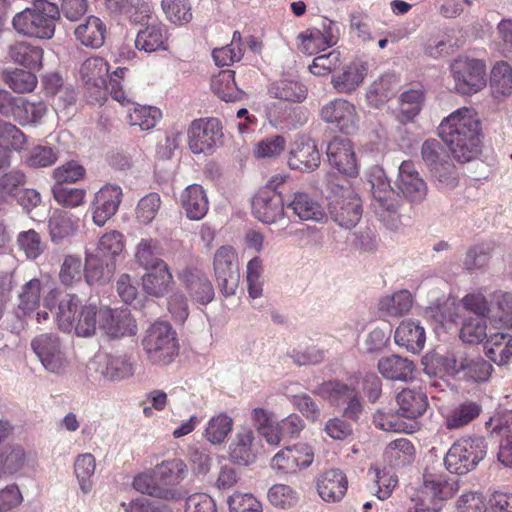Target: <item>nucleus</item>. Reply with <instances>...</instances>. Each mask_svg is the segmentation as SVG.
Instances as JSON below:
<instances>
[{"instance_id":"obj_34","label":"nucleus","mask_w":512,"mask_h":512,"mask_svg":"<svg viewBox=\"0 0 512 512\" xmlns=\"http://www.w3.org/2000/svg\"><path fill=\"white\" fill-rule=\"evenodd\" d=\"M486 356L498 366L507 365L512 357V335L506 332L491 334L484 344Z\"/></svg>"},{"instance_id":"obj_58","label":"nucleus","mask_w":512,"mask_h":512,"mask_svg":"<svg viewBox=\"0 0 512 512\" xmlns=\"http://www.w3.org/2000/svg\"><path fill=\"white\" fill-rule=\"evenodd\" d=\"M96 461L92 454L85 453L77 457L74 464V472L78 479L81 491L88 494L92 489L90 478L95 472Z\"/></svg>"},{"instance_id":"obj_42","label":"nucleus","mask_w":512,"mask_h":512,"mask_svg":"<svg viewBox=\"0 0 512 512\" xmlns=\"http://www.w3.org/2000/svg\"><path fill=\"white\" fill-rule=\"evenodd\" d=\"M109 64L101 57H90L81 66V76L95 88L106 87L108 83Z\"/></svg>"},{"instance_id":"obj_13","label":"nucleus","mask_w":512,"mask_h":512,"mask_svg":"<svg viewBox=\"0 0 512 512\" xmlns=\"http://www.w3.org/2000/svg\"><path fill=\"white\" fill-rule=\"evenodd\" d=\"M222 138V125L217 118L194 120L188 130V145L194 154L211 155Z\"/></svg>"},{"instance_id":"obj_45","label":"nucleus","mask_w":512,"mask_h":512,"mask_svg":"<svg viewBox=\"0 0 512 512\" xmlns=\"http://www.w3.org/2000/svg\"><path fill=\"white\" fill-rule=\"evenodd\" d=\"M42 285L39 279H31L21 289L16 310L18 318L31 315L40 304Z\"/></svg>"},{"instance_id":"obj_60","label":"nucleus","mask_w":512,"mask_h":512,"mask_svg":"<svg viewBox=\"0 0 512 512\" xmlns=\"http://www.w3.org/2000/svg\"><path fill=\"white\" fill-rule=\"evenodd\" d=\"M263 263L262 260L255 256L253 257L246 266V282L248 288L249 297L257 299L262 296L263 293Z\"/></svg>"},{"instance_id":"obj_4","label":"nucleus","mask_w":512,"mask_h":512,"mask_svg":"<svg viewBox=\"0 0 512 512\" xmlns=\"http://www.w3.org/2000/svg\"><path fill=\"white\" fill-rule=\"evenodd\" d=\"M59 17L60 11L55 3L36 0L31 7L14 15L12 26L22 36L48 40L55 34Z\"/></svg>"},{"instance_id":"obj_62","label":"nucleus","mask_w":512,"mask_h":512,"mask_svg":"<svg viewBox=\"0 0 512 512\" xmlns=\"http://www.w3.org/2000/svg\"><path fill=\"white\" fill-rule=\"evenodd\" d=\"M414 452V446L408 439L399 438L389 443L385 453L395 464L406 465L412 462Z\"/></svg>"},{"instance_id":"obj_56","label":"nucleus","mask_w":512,"mask_h":512,"mask_svg":"<svg viewBox=\"0 0 512 512\" xmlns=\"http://www.w3.org/2000/svg\"><path fill=\"white\" fill-rule=\"evenodd\" d=\"M421 159L430 173L443 165L449 157L440 141L427 139L421 146Z\"/></svg>"},{"instance_id":"obj_27","label":"nucleus","mask_w":512,"mask_h":512,"mask_svg":"<svg viewBox=\"0 0 512 512\" xmlns=\"http://www.w3.org/2000/svg\"><path fill=\"white\" fill-rule=\"evenodd\" d=\"M287 209L303 221L321 222L326 218L322 205L306 192H295L287 200Z\"/></svg>"},{"instance_id":"obj_25","label":"nucleus","mask_w":512,"mask_h":512,"mask_svg":"<svg viewBox=\"0 0 512 512\" xmlns=\"http://www.w3.org/2000/svg\"><path fill=\"white\" fill-rule=\"evenodd\" d=\"M107 34L105 23L94 15L86 17L74 29L76 40L83 46L98 49L103 46Z\"/></svg>"},{"instance_id":"obj_6","label":"nucleus","mask_w":512,"mask_h":512,"mask_svg":"<svg viewBox=\"0 0 512 512\" xmlns=\"http://www.w3.org/2000/svg\"><path fill=\"white\" fill-rule=\"evenodd\" d=\"M148 360L156 365L170 364L178 354L176 332L166 321H156L142 340Z\"/></svg>"},{"instance_id":"obj_61","label":"nucleus","mask_w":512,"mask_h":512,"mask_svg":"<svg viewBox=\"0 0 512 512\" xmlns=\"http://www.w3.org/2000/svg\"><path fill=\"white\" fill-rule=\"evenodd\" d=\"M5 82L14 92L27 93L36 87L37 78L30 71L14 69L6 73Z\"/></svg>"},{"instance_id":"obj_37","label":"nucleus","mask_w":512,"mask_h":512,"mask_svg":"<svg viewBox=\"0 0 512 512\" xmlns=\"http://www.w3.org/2000/svg\"><path fill=\"white\" fill-rule=\"evenodd\" d=\"M114 270V263L94 255L91 249L86 250L84 275L89 284H104L110 281Z\"/></svg>"},{"instance_id":"obj_33","label":"nucleus","mask_w":512,"mask_h":512,"mask_svg":"<svg viewBox=\"0 0 512 512\" xmlns=\"http://www.w3.org/2000/svg\"><path fill=\"white\" fill-rule=\"evenodd\" d=\"M254 433L250 429L239 431L230 445V457L240 465H249L256 460L259 452L254 443Z\"/></svg>"},{"instance_id":"obj_29","label":"nucleus","mask_w":512,"mask_h":512,"mask_svg":"<svg viewBox=\"0 0 512 512\" xmlns=\"http://www.w3.org/2000/svg\"><path fill=\"white\" fill-rule=\"evenodd\" d=\"M395 343L412 353H419L425 345L426 334L418 321L404 320L394 334Z\"/></svg>"},{"instance_id":"obj_50","label":"nucleus","mask_w":512,"mask_h":512,"mask_svg":"<svg viewBox=\"0 0 512 512\" xmlns=\"http://www.w3.org/2000/svg\"><path fill=\"white\" fill-rule=\"evenodd\" d=\"M124 249L123 235L118 231H110L101 236L97 246L91 250L94 255L114 263L115 258Z\"/></svg>"},{"instance_id":"obj_54","label":"nucleus","mask_w":512,"mask_h":512,"mask_svg":"<svg viewBox=\"0 0 512 512\" xmlns=\"http://www.w3.org/2000/svg\"><path fill=\"white\" fill-rule=\"evenodd\" d=\"M47 112V107L44 102H32L23 97L16 110L15 121L20 125L37 124Z\"/></svg>"},{"instance_id":"obj_21","label":"nucleus","mask_w":512,"mask_h":512,"mask_svg":"<svg viewBox=\"0 0 512 512\" xmlns=\"http://www.w3.org/2000/svg\"><path fill=\"white\" fill-rule=\"evenodd\" d=\"M122 196V188L116 184H106L96 192L92 202V218L97 226H104L116 214Z\"/></svg>"},{"instance_id":"obj_2","label":"nucleus","mask_w":512,"mask_h":512,"mask_svg":"<svg viewBox=\"0 0 512 512\" xmlns=\"http://www.w3.org/2000/svg\"><path fill=\"white\" fill-rule=\"evenodd\" d=\"M188 467L180 458L163 460L151 471L135 476L133 487L142 494L165 500L181 497L177 486L186 478Z\"/></svg>"},{"instance_id":"obj_24","label":"nucleus","mask_w":512,"mask_h":512,"mask_svg":"<svg viewBox=\"0 0 512 512\" xmlns=\"http://www.w3.org/2000/svg\"><path fill=\"white\" fill-rule=\"evenodd\" d=\"M367 72V63L355 60L346 64L339 73L334 74L331 84L338 93L349 94L362 84Z\"/></svg>"},{"instance_id":"obj_30","label":"nucleus","mask_w":512,"mask_h":512,"mask_svg":"<svg viewBox=\"0 0 512 512\" xmlns=\"http://www.w3.org/2000/svg\"><path fill=\"white\" fill-rule=\"evenodd\" d=\"M167 29L162 23H150L139 30L135 39V47L139 51L153 53L167 50Z\"/></svg>"},{"instance_id":"obj_47","label":"nucleus","mask_w":512,"mask_h":512,"mask_svg":"<svg viewBox=\"0 0 512 512\" xmlns=\"http://www.w3.org/2000/svg\"><path fill=\"white\" fill-rule=\"evenodd\" d=\"M135 260L145 270L166 265L160 258L158 240L152 238H143L140 240L136 246Z\"/></svg>"},{"instance_id":"obj_12","label":"nucleus","mask_w":512,"mask_h":512,"mask_svg":"<svg viewBox=\"0 0 512 512\" xmlns=\"http://www.w3.org/2000/svg\"><path fill=\"white\" fill-rule=\"evenodd\" d=\"M213 270L221 293L225 297L235 295L240 274L238 255L232 246L224 245L215 251Z\"/></svg>"},{"instance_id":"obj_49","label":"nucleus","mask_w":512,"mask_h":512,"mask_svg":"<svg viewBox=\"0 0 512 512\" xmlns=\"http://www.w3.org/2000/svg\"><path fill=\"white\" fill-rule=\"evenodd\" d=\"M268 92L271 97L291 102H301L306 97L305 87L297 81L281 79L272 83Z\"/></svg>"},{"instance_id":"obj_22","label":"nucleus","mask_w":512,"mask_h":512,"mask_svg":"<svg viewBox=\"0 0 512 512\" xmlns=\"http://www.w3.org/2000/svg\"><path fill=\"white\" fill-rule=\"evenodd\" d=\"M100 330L111 339H119L137 334L136 320L127 308L111 309L103 307Z\"/></svg>"},{"instance_id":"obj_31","label":"nucleus","mask_w":512,"mask_h":512,"mask_svg":"<svg viewBox=\"0 0 512 512\" xmlns=\"http://www.w3.org/2000/svg\"><path fill=\"white\" fill-rule=\"evenodd\" d=\"M377 367L384 378L402 382L410 380L415 370V365L411 360L399 355L382 357L379 359Z\"/></svg>"},{"instance_id":"obj_63","label":"nucleus","mask_w":512,"mask_h":512,"mask_svg":"<svg viewBox=\"0 0 512 512\" xmlns=\"http://www.w3.org/2000/svg\"><path fill=\"white\" fill-rule=\"evenodd\" d=\"M25 183V175L21 171H10L0 177V194L4 201L10 202L19 196Z\"/></svg>"},{"instance_id":"obj_5","label":"nucleus","mask_w":512,"mask_h":512,"mask_svg":"<svg viewBox=\"0 0 512 512\" xmlns=\"http://www.w3.org/2000/svg\"><path fill=\"white\" fill-rule=\"evenodd\" d=\"M459 490L458 480L445 474L426 472L421 490L412 498L409 512H440L444 502Z\"/></svg>"},{"instance_id":"obj_20","label":"nucleus","mask_w":512,"mask_h":512,"mask_svg":"<svg viewBox=\"0 0 512 512\" xmlns=\"http://www.w3.org/2000/svg\"><path fill=\"white\" fill-rule=\"evenodd\" d=\"M288 166L301 172H312L320 165V153L316 143L305 135L298 136L288 153Z\"/></svg>"},{"instance_id":"obj_15","label":"nucleus","mask_w":512,"mask_h":512,"mask_svg":"<svg viewBox=\"0 0 512 512\" xmlns=\"http://www.w3.org/2000/svg\"><path fill=\"white\" fill-rule=\"evenodd\" d=\"M321 118L345 134H353L359 128L360 116L355 105L342 98L325 104L321 109Z\"/></svg>"},{"instance_id":"obj_40","label":"nucleus","mask_w":512,"mask_h":512,"mask_svg":"<svg viewBox=\"0 0 512 512\" xmlns=\"http://www.w3.org/2000/svg\"><path fill=\"white\" fill-rule=\"evenodd\" d=\"M493 312L490 315V323L496 327L508 328L512 326V294L504 291H496L492 295L490 303Z\"/></svg>"},{"instance_id":"obj_3","label":"nucleus","mask_w":512,"mask_h":512,"mask_svg":"<svg viewBox=\"0 0 512 512\" xmlns=\"http://www.w3.org/2000/svg\"><path fill=\"white\" fill-rule=\"evenodd\" d=\"M103 307L91 302L83 304L77 295L67 294L58 303L55 320L65 333L74 331L78 337H92L101 328Z\"/></svg>"},{"instance_id":"obj_32","label":"nucleus","mask_w":512,"mask_h":512,"mask_svg":"<svg viewBox=\"0 0 512 512\" xmlns=\"http://www.w3.org/2000/svg\"><path fill=\"white\" fill-rule=\"evenodd\" d=\"M396 401L399 414L411 419L421 416L428 406L426 393L420 387L403 389L397 394Z\"/></svg>"},{"instance_id":"obj_26","label":"nucleus","mask_w":512,"mask_h":512,"mask_svg":"<svg viewBox=\"0 0 512 512\" xmlns=\"http://www.w3.org/2000/svg\"><path fill=\"white\" fill-rule=\"evenodd\" d=\"M180 203L187 218L194 221L204 218L209 209L206 192L199 184L186 187L181 193Z\"/></svg>"},{"instance_id":"obj_64","label":"nucleus","mask_w":512,"mask_h":512,"mask_svg":"<svg viewBox=\"0 0 512 512\" xmlns=\"http://www.w3.org/2000/svg\"><path fill=\"white\" fill-rule=\"evenodd\" d=\"M161 206V198L157 193H149L142 197L136 207V218L142 224L151 223Z\"/></svg>"},{"instance_id":"obj_52","label":"nucleus","mask_w":512,"mask_h":512,"mask_svg":"<svg viewBox=\"0 0 512 512\" xmlns=\"http://www.w3.org/2000/svg\"><path fill=\"white\" fill-rule=\"evenodd\" d=\"M161 116L162 113L158 108L137 104L129 110L128 120L131 126H137L145 131L154 128Z\"/></svg>"},{"instance_id":"obj_46","label":"nucleus","mask_w":512,"mask_h":512,"mask_svg":"<svg viewBox=\"0 0 512 512\" xmlns=\"http://www.w3.org/2000/svg\"><path fill=\"white\" fill-rule=\"evenodd\" d=\"M9 56L15 63L26 68H37L41 66L43 50L21 41L10 45Z\"/></svg>"},{"instance_id":"obj_28","label":"nucleus","mask_w":512,"mask_h":512,"mask_svg":"<svg viewBox=\"0 0 512 512\" xmlns=\"http://www.w3.org/2000/svg\"><path fill=\"white\" fill-rule=\"evenodd\" d=\"M190 298L201 305H207L214 299V288L207 275L199 270H188L182 276Z\"/></svg>"},{"instance_id":"obj_14","label":"nucleus","mask_w":512,"mask_h":512,"mask_svg":"<svg viewBox=\"0 0 512 512\" xmlns=\"http://www.w3.org/2000/svg\"><path fill=\"white\" fill-rule=\"evenodd\" d=\"M283 176H277L266 187L259 190L252 199V214L259 221L272 224L284 215V200L276 191L277 185L284 182Z\"/></svg>"},{"instance_id":"obj_39","label":"nucleus","mask_w":512,"mask_h":512,"mask_svg":"<svg viewBox=\"0 0 512 512\" xmlns=\"http://www.w3.org/2000/svg\"><path fill=\"white\" fill-rule=\"evenodd\" d=\"M30 462V453L21 444H9L0 457V473L13 475L23 470Z\"/></svg>"},{"instance_id":"obj_55","label":"nucleus","mask_w":512,"mask_h":512,"mask_svg":"<svg viewBox=\"0 0 512 512\" xmlns=\"http://www.w3.org/2000/svg\"><path fill=\"white\" fill-rule=\"evenodd\" d=\"M487 320L483 317L469 316L464 319L460 329V338L470 344L481 343L487 340Z\"/></svg>"},{"instance_id":"obj_44","label":"nucleus","mask_w":512,"mask_h":512,"mask_svg":"<svg viewBox=\"0 0 512 512\" xmlns=\"http://www.w3.org/2000/svg\"><path fill=\"white\" fill-rule=\"evenodd\" d=\"M413 298L408 290H400L380 299L378 308L385 316L400 317L409 312Z\"/></svg>"},{"instance_id":"obj_51","label":"nucleus","mask_w":512,"mask_h":512,"mask_svg":"<svg viewBox=\"0 0 512 512\" xmlns=\"http://www.w3.org/2000/svg\"><path fill=\"white\" fill-rule=\"evenodd\" d=\"M233 428V419L225 413L213 416L207 423L204 437L217 445L225 441Z\"/></svg>"},{"instance_id":"obj_43","label":"nucleus","mask_w":512,"mask_h":512,"mask_svg":"<svg viewBox=\"0 0 512 512\" xmlns=\"http://www.w3.org/2000/svg\"><path fill=\"white\" fill-rule=\"evenodd\" d=\"M211 88L225 102H235L243 96V91L236 85L235 72L232 70L221 71L213 78Z\"/></svg>"},{"instance_id":"obj_19","label":"nucleus","mask_w":512,"mask_h":512,"mask_svg":"<svg viewBox=\"0 0 512 512\" xmlns=\"http://www.w3.org/2000/svg\"><path fill=\"white\" fill-rule=\"evenodd\" d=\"M329 164L340 173L354 177L359 173V164L356 158L353 143L347 138L335 137L327 146Z\"/></svg>"},{"instance_id":"obj_10","label":"nucleus","mask_w":512,"mask_h":512,"mask_svg":"<svg viewBox=\"0 0 512 512\" xmlns=\"http://www.w3.org/2000/svg\"><path fill=\"white\" fill-rule=\"evenodd\" d=\"M455 90L462 95H472L487 83L486 65L482 60L458 57L450 66Z\"/></svg>"},{"instance_id":"obj_41","label":"nucleus","mask_w":512,"mask_h":512,"mask_svg":"<svg viewBox=\"0 0 512 512\" xmlns=\"http://www.w3.org/2000/svg\"><path fill=\"white\" fill-rule=\"evenodd\" d=\"M492 433L499 437L498 460L505 466L512 467V414L500 419Z\"/></svg>"},{"instance_id":"obj_38","label":"nucleus","mask_w":512,"mask_h":512,"mask_svg":"<svg viewBox=\"0 0 512 512\" xmlns=\"http://www.w3.org/2000/svg\"><path fill=\"white\" fill-rule=\"evenodd\" d=\"M146 273L142 277L143 290L150 296L163 297L173 281L167 265H162Z\"/></svg>"},{"instance_id":"obj_18","label":"nucleus","mask_w":512,"mask_h":512,"mask_svg":"<svg viewBox=\"0 0 512 512\" xmlns=\"http://www.w3.org/2000/svg\"><path fill=\"white\" fill-rule=\"evenodd\" d=\"M395 186L398 193L411 203H421L428 193L425 180L410 160L403 161L400 164Z\"/></svg>"},{"instance_id":"obj_36","label":"nucleus","mask_w":512,"mask_h":512,"mask_svg":"<svg viewBox=\"0 0 512 512\" xmlns=\"http://www.w3.org/2000/svg\"><path fill=\"white\" fill-rule=\"evenodd\" d=\"M399 87V81L394 74L382 75L368 88L366 98L372 107H379L392 98Z\"/></svg>"},{"instance_id":"obj_57","label":"nucleus","mask_w":512,"mask_h":512,"mask_svg":"<svg viewBox=\"0 0 512 512\" xmlns=\"http://www.w3.org/2000/svg\"><path fill=\"white\" fill-rule=\"evenodd\" d=\"M490 83L495 94L510 95L512 92V67L506 62L496 63L491 71Z\"/></svg>"},{"instance_id":"obj_17","label":"nucleus","mask_w":512,"mask_h":512,"mask_svg":"<svg viewBox=\"0 0 512 512\" xmlns=\"http://www.w3.org/2000/svg\"><path fill=\"white\" fill-rule=\"evenodd\" d=\"M314 460L312 448L305 443H298L278 451L271 459L270 467L280 474H293L309 467Z\"/></svg>"},{"instance_id":"obj_8","label":"nucleus","mask_w":512,"mask_h":512,"mask_svg":"<svg viewBox=\"0 0 512 512\" xmlns=\"http://www.w3.org/2000/svg\"><path fill=\"white\" fill-rule=\"evenodd\" d=\"M369 182L371 184L372 205L375 212L389 228L396 229L399 224V215L397 213L399 203L394 196V191L383 169L380 167L373 168Z\"/></svg>"},{"instance_id":"obj_23","label":"nucleus","mask_w":512,"mask_h":512,"mask_svg":"<svg viewBox=\"0 0 512 512\" xmlns=\"http://www.w3.org/2000/svg\"><path fill=\"white\" fill-rule=\"evenodd\" d=\"M316 487L322 500L334 503L346 494L348 481L341 470L329 469L318 476Z\"/></svg>"},{"instance_id":"obj_11","label":"nucleus","mask_w":512,"mask_h":512,"mask_svg":"<svg viewBox=\"0 0 512 512\" xmlns=\"http://www.w3.org/2000/svg\"><path fill=\"white\" fill-rule=\"evenodd\" d=\"M332 192L328 207L332 220L345 229L355 227L363 212L360 198L349 186H337Z\"/></svg>"},{"instance_id":"obj_7","label":"nucleus","mask_w":512,"mask_h":512,"mask_svg":"<svg viewBox=\"0 0 512 512\" xmlns=\"http://www.w3.org/2000/svg\"><path fill=\"white\" fill-rule=\"evenodd\" d=\"M487 445L483 437H470L457 440L450 447L444 458L446 469L462 475L473 470L485 457Z\"/></svg>"},{"instance_id":"obj_59","label":"nucleus","mask_w":512,"mask_h":512,"mask_svg":"<svg viewBox=\"0 0 512 512\" xmlns=\"http://www.w3.org/2000/svg\"><path fill=\"white\" fill-rule=\"evenodd\" d=\"M161 6L167 19L174 24L183 25L192 19L189 0H162Z\"/></svg>"},{"instance_id":"obj_16","label":"nucleus","mask_w":512,"mask_h":512,"mask_svg":"<svg viewBox=\"0 0 512 512\" xmlns=\"http://www.w3.org/2000/svg\"><path fill=\"white\" fill-rule=\"evenodd\" d=\"M136 361L132 356L96 355L89 364V369L95 370L108 381L117 382L128 379L135 374Z\"/></svg>"},{"instance_id":"obj_35","label":"nucleus","mask_w":512,"mask_h":512,"mask_svg":"<svg viewBox=\"0 0 512 512\" xmlns=\"http://www.w3.org/2000/svg\"><path fill=\"white\" fill-rule=\"evenodd\" d=\"M481 413V406L474 401H464L453 406L444 416V426L457 430L469 425Z\"/></svg>"},{"instance_id":"obj_48","label":"nucleus","mask_w":512,"mask_h":512,"mask_svg":"<svg viewBox=\"0 0 512 512\" xmlns=\"http://www.w3.org/2000/svg\"><path fill=\"white\" fill-rule=\"evenodd\" d=\"M457 371L476 382L487 381L493 371L492 365L481 357L460 358L455 360Z\"/></svg>"},{"instance_id":"obj_9","label":"nucleus","mask_w":512,"mask_h":512,"mask_svg":"<svg viewBox=\"0 0 512 512\" xmlns=\"http://www.w3.org/2000/svg\"><path fill=\"white\" fill-rule=\"evenodd\" d=\"M30 347L43 368L53 374H62L69 366L67 349L54 333H43L31 340Z\"/></svg>"},{"instance_id":"obj_1","label":"nucleus","mask_w":512,"mask_h":512,"mask_svg":"<svg viewBox=\"0 0 512 512\" xmlns=\"http://www.w3.org/2000/svg\"><path fill=\"white\" fill-rule=\"evenodd\" d=\"M439 136L450 149L453 157L466 163L475 159L480 152V120L473 108L462 107L439 125Z\"/></svg>"},{"instance_id":"obj_53","label":"nucleus","mask_w":512,"mask_h":512,"mask_svg":"<svg viewBox=\"0 0 512 512\" xmlns=\"http://www.w3.org/2000/svg\"><path fill=\"white\" fill-rule=\"evenodd\" d=\"M357 390L345 383L339 381H328L323 383L315 391L322 398L330 401L332 405L340 406L344 404Z\"/></svg>"}]
</instances>
